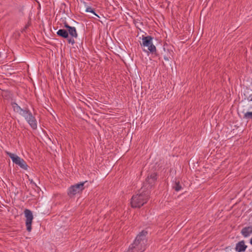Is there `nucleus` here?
Wrapping results in <instances>:
<instances>
[{
	"label": "nucleus",
	"mask_w": 252,
	"mask_h": 252,
	"mask_svg": "<svg viewBox=\"0 0 252 252\" xmlns=\"http://www.w3.org/2000/svg\"><path fill=\"white\" fill-rule=\"evenodd\" d=\"M250 109H252V105L250 106ZM244 118L249 120H252V111L244 112Z\"/></svg>",
	"instance_id": "14"
},
{
	"label": "nucleus",
	"mask_w": 252,
	"mask_h": 252,
	"mask_svg": "<svg viewBox=\"0 0 252 252\" xmlns=\"http://www.w3.org/2000/svg\"><path fill=\"white\" fill-rule=\"evenodd\" d=\"M85 183V182H81L70 187L68 189V195L72 196L81 192L84 189Z\"/></svg>",
	"instance_id": "4"
},
{
	"label": "nucleus",
	"mask_w": 252,
	"mask_h": 252,
	"mask_svg": "<svg viewBox=\"0 0 252 252\" xmlns=\"http://www.w3.org/2000/svg\"><path fill=\"white\" fill-rule=\"evenodd\" d=\"M250 243L251 244V245H252V237L251 238L250 240Z\"/></svg>",
	"instance_id": "20"
},
{
	"label": "nucleus",
	"mask_w": 252,
	"mask_h": 252,
	"mask_svg": "<svg viewBox=\"0 0 252 252\" xmlns=\"http://www.w3.org/2000/svg\"><path fill=\"white\" fill-rule=\"evenodd\" d=\"M64 27L68 30V35L71 37L76 38L78 37L77 31L74 27L70 26L67 23H64Z\"/></svg>",
	"instance_id": "8"
},
{
	"label": "nucleus",
	"mask_w": 252,
	"mask_h": 252,
	"mask_svg": "<svg viewBox=\"0 0 252 252\" xmlns=\"http://www.w3.org/2000/svg\"><path fill=\"white\" fill-rule=\"evenodd\" d=\"M241 233L245 238L249 237L252 234V226L244 227L241 230Z\"/></svg>",
	"instance_id": "12"
},
{
	"label": "nucleus",
	"mask_w": 252,
	"mask_h": 252,
	"mask_svg": "<svg viewBox=\"0 0 252 252\" xmlns=\"http://www.w3.org/2000/svg\"><path fill=\"white\" fill-rule=\"evenodd\" d=\"M86 11L87 12H91V13H93L94 15L97 16V17L98 15L95 13L94 11V9L93 8H92L91 7H88L86 8Z\"/></svg>",
	"instance_id": "16"
},
{
	"label": "nucleus",
	"mask_w": 252,
	"mask_h": 252,
	"mask_svg": "<svg viewBox=\"0 0 252 252\" xmlns=\"http://www.w3.org/2000/svg\"><path fill=\"white\" fill-rule=\"evenodd\" d=\"M247 248V246L245 245L244 240H242L236 244L235 250L237 252H243Z\"/></svg>",
	"instance_id": "9"
},
{
	"label": "nucleus",
	"mask_w": 252,
	"mask_h": 252,
	"mask_svg": "<svg viewBox=\"0 0 252 252\" xmlns=\"http://www.w3.org/2000/svg\"><path fill=\"white\" fill-rule=\"evenodd\" d=\"M153 38L150 35L142 36V42L140 43L142 47H147L148 51L151 53H155L157 50L156 46L153 44Z\"/></svg>",
	"instance_id": "2"
},
{
	"label": "nucleus",
	"mask_w": 252,
	"mask_h": 252,
	"mask_svg": "<svg viewBox=\"0 0 252 252\" xmlns=\"http://www.w3.org/2000/svg\"><path fill=\"white\" fill-rule=\"evenodd\" d=\"M172 54H173V52L171 51L170 52V56H164V59L165 60V61H169L170 59H171V58L172 57Z\"/></svg>",
	"instance_id": "17"
},
{
	"label": "nucleus",
	"mask_w": 252,
	"mask_h": 252,
	"mask_svg": "<svg viewBox=\"0 0 252 252\" xmlns=\"http://www.w3.org/2000/svg\"><path fill=\"white\" fill-rule=\"evenodd\" d=\"M24 117L28 122V123L30 125V126L33 129H36L37 127V122L35 118V117L32 115L31 112L28 109L22 116Z\"/></svg>",
	"instance_id": "5"
},
{
	"label": "nucleus",
	"mask_w": 252,
	"mask_h": 252,
	"mask_svg": "<svg viewBox=\"0 0 252 252\" xmlns=\"http://www.w3.org/2000/svg\"><path fill=\"white\" fill-rule=\"evenodd\" d=\"M13 110L19 113L21 116H23L24 113L28 110V109H22L17 103H12L11 104Z\"/></svg>",
	"instance_id": "11"
},
{
	"label": "nucleus",
	"mask_w": 252,
	"mask_h": 252,
	"mask_svg": "<svg viewBox=\"0 0 252 252\" xmlns=\"http://www.w3.org/2000/svg\"><path fill=\"white\" fill-rule=\"evenodd\" d=\"M6 154L10 158L14 163L18 165L23 169L27 170L28 169V166L26 161L23 158H21L17 155L10 152H7Z\"/></svg>",
	"instance_id": "3"
},
{
	"label": "nucleus",
	"mask_w": 252,
	"mask_h": 252,
	"mask_svg": "<svg viewBox=\"0 0 252 252\" xmlns=\"http://www.w3.org/2000/svg\"><path fill=\"white\" fill-rule=\"evenodd\" d=\"M157 179V174L156 173H153L150 176H148L142 187L145 188V190L149 191V189L152 187Z\"/></svg>",
	"instance_id": "6"
},
{
	"label": "nucleus",
	"mask_w": 252,
	"mask_h": 252,
	"mask_svg": "<svg viewBox=\"0 0 252 252\" xmlns=\"http://www.w3.org/2000/svg\"><path fill=\"white\" fill-rule=\"evenodd\" d=\"M250 101H252V97L250 98Z\"/></svg>",
	"instance_id": "21"
},
{
	"label": "nucleus",
	"mask_w": 252,
	"mask_h": 252,
	"mask_svg": "<svg viewBox=\"0 0 252 252\" xmlns=\"http://www.w3.org/2000/svg\"><path fill=\"white\" fill-rule=\"evenodd\" d=\"M13 110L19 113L21 116H23L24 113L28 110V109H22L17 103H12L11 104Z\"/></svg>",
	"instance_id": "10"
},
{
	"label": "nucleus",
	"mask_w": 252,
	"mask_h": 252,
	"mask_svg": "<svg viewBox=\"0 0 252 252\" xmlns=\"http://www.w3.org/2000/svg\"><path fill=\"white\" fill-rule=\"evenodd\" d=\"M24 214L26 218V226L27 230L28 232H31L32 229V223L33 219L32 213L31 210L26 209L24 211Z\"/></svg>",
	"instance_id": "7"
},
{
	"label": "nucleus",
	"mask_w": 252,
	"mask_h": 252,
	"mask_svg": "<svg viewBox=\"0 0 252 252\" xmlns=\"http://www.w3.org/2000/svg\"><path fill=\"white\" fill-rule=\"evenodd\" d=\"M73 38H72V37L68 38V39H67L68 42L69 43H71L72 45L74 44L75 43V41Z\"/></svg>",
	"instance_id": "18"
},
{
	"label": "nucleus",
	"mask_w": 252,
	"mask_h": 252,
	"mask_svg": "<svg viewBox=\"0 0 252 252\" xmlns=\"http://www.w3.org/2000/svg\"><path fill=\"white\" fill-rule=\"evenodd\" d=\"M173 188L177 191L181 190L182 189L179 181H176L173 186Z\"/></svg>",
	"instance_id": "15"
},
{
	"label": "nucleus",
	"mask_w": 252,
	"mask_h": 252,
	"mask_svg": "<svg viewBox=\"0 0 252 252\" xmlns=\"http://www.w3.org/2000/svg\"><path fill=\"white\" fill-rule=\"evenodd\" d=\"M30 182L31 184L34 185L35 186L37 187L36 184L33 181V180L32 179V180H30Z\"/></svg>",
	"instance_id": "19"
},
{
	"label": "nucleus",
	"mask_w": 252,
	"mask_h": 252,
	"mask_svg": "<svg viewBox=\"0 0 252 252\" xmlns=\"http://www.w3.org/2000/svg\"><path fill=\"white\" fill-rule=\"evenodd\" d=\"M57 34L63 38H68V33L67 31L64 29H60L57 32Z\"/></svg>",
	"instance_id": "13"
},
{
	"label": "nucleus",
	"mask_w": 252,
	"mask_h": 252,
	"mask_svg": "<svg viewBox=\"0 0 252 252\" xmlns=\"http://www.w3.org/2000/svg\"><path fill=\"white\" fill-rule=\"evenodd\" d=\"M143 51H144V52H147V51H146V50H143Z\"/></svg>",
	"instance_id": "22"
},
{
	"label": "nucleus",
	"mask_w": 252,
	"mask_h": 252,
	"mask_svg": "<svg viewBox=\"0 0 252 252\" xmlns=\"http://www.w3.org/2000/svg\"><path fill=\"white\" fill-rule=\"evenodd\" d=\"M150 192L145 190V188L142 187L138 193L133 195L131 200V205L133 208H140L145 204L149 198Z\"/></svg>",
	"instance_id": "1"
}]
</instances>
